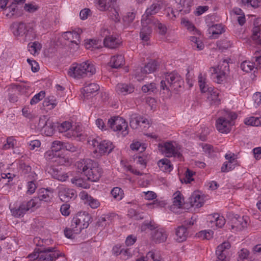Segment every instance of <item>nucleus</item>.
<instances>
[{"label": "nucleus", "instance_id": "nucleus-1", "mask_svg": "<svg viewBox=\"0 0 261 261\" xmlns=\"http://www.w3.org/2000/svg\"><path fill=\"white\" fill-rule=\"evenodd\" d=\"M75 166L78 171L83 173L91 181H98L102 173V169L98 167V163L89 159L77 162Z\"/></svg>", "mask_w": 261, "mask_h": 261}, {"label": "nucleus", "instance_id": "nucleus-2", "mask_svg": "<svg viewBox=\"0 0 261 261\" xmlns=\"http://www.w3.org/2000/svg\"><path fill=\"white\" fill-rule=\"evenodd\" d=\"M160 9V4H153L146 9L145 14L143 15L141 20L142 28L140 32V37L142 40L148 41L149 40L152 32L151 26L150 25L152 21L157 22V19L152 15L158 13Z\"/></svg>", "mask_w": 261, "mask_h": 261}, {"label": "nucleus", "instance_id": "nucleus-3", "mask_svg": "<svg viewBox=\"0 0 261 261\" xmlns=\"http://www.w3.org/2000/svg\"><path fill=\"white\" fill-rule=\"evenodd\" d=\"M95 72L96 69L94 65L89 61H86L70 68L68 71V74L75 78H81L90 76Z\"/></svg>", "mask_w": 261, "mask_h": 261}, {"label": "nucleus", "instance_id": "nucleus-4", "mask_svg": "<svg viewBox=\"0 0 261 261\" xmlns=\"http://www.w3.org/2000/svg\"><path fill=\"white\" fill-rule=\"evenodd\" d=\"M90 220V215L86 212L78 213L72 219L71 227L75 234L80 233L81 230L87 228Z\"/></svg>", "mask_w": 261, "mask_h": 261}, {"label": "nucleus", "instance_id": "nucleus-5", "mask_svg": "<svg viewBox=\"0 0 261 261\" xmlns=\"http://www.w3.org/2000/svg\"><path fill=\"white\" fill-rule=\"evenodd\" d=\"M10 28L15 36L25 35V40H32L30 34L33 33L32 30H27L26 24L23 22H14L10 25Z\"/></svg>", "mask_w": 261, "mask_h": 261}, {"label": "nucleus", "instance_id": "nucleus-6", "mask_svg": "<svg viewBox=\"0 0 261 261\" xmlns=\"http://www.w3.org/2000/svg\"><path fill=\"white\" fill-rule=\"evenodd\" d=\"M198 83L202 92L205 93L207 91L211 93L210 96H208V99L211 101V104L219 105L220 101V99L218 98L219 93L216 91H214L212 88L207 87V86L205 85L204 80L203 79L201 73H200L198 75Z\"/></svg>", "mask_w": 261, "mask_h": 261}, {"label": "nucleus", "instance_id": "nucleus-7", "mask_svg": "<svg viewBox=\"0 0 261 261\" xmlns=\"http://www.w3.org/2000/svg\"><path fill=\"white\" fill-rule=\"evenodd\" d=\"M108 125L114 131L121 130L124 127L125 129L122 132L123 135L125 136L128 134V132L126 130L128 127L127 123L122 117L118 116L112 117L109 119Z\"/></svg>", "mask_w": 261, "mask_h": 261}, {"label": "nucleus", "instance_id": "nucleus-8", "mask_svg": "<svg viewBox=\"0 0 261 261\" xmlns=\"http://www.w3.org/2000/svg\"><path fill=\"white\" fill-rule=\"evenodd\" d=\"M195 220L191 218V220L185 221L181 226H178L176 230V240L178 242H182L186 240L189 232L188 228L194 224Z\"/></svg>", "mask_w": 261, "mask_h": 261}, {"label": "nucleus", "instance_id": "nucleus-9", "mask_svg": "<svg viewBox=\"0 0 261 261\" xmlns=\"http://www.w3.org/2000/svg\"><path fill=\"white\" fill-rule=\"evenodd\" d=\"M212 74L216 75L217 83H221L225 78L226 75L229 72V66L226 60H223L218 65V68L212 67Z\"/></svg>", "mask_w": 261, "mask_h": 261}, {"label": "nucleus", "instance_id": "nucleus-10", "mask_svg": "<svg viewBox=\"0 0 261 261\" xmlns=\"http://www.w3.org/2000/svg\"><path fill=\"white\" fill-rule=\"evenodd\" d=\"M53 191L52 189H40L38 193V196L34 197L30 200L34 202V207L36 206H38L40 202L41 201L45 202L50 201L53 197L52 194L53 193Z\"/></svg>", "mask_w": 261, "mask_h": 261}, {"label": "nucleus", "instance_id": "nucleus-11", "mask_svg": "<svg viewBox=\"0 0 261 261\" xmlns=\"http://www.w3.org/2000/svg\"><path fill=\"white\" fill-rule=\"evenodd\" d=\"M56 251L55 247H48L47 248H38V252H40L39 261H54L56 258L60 256Z\"/></svg>", "mask_w": 261, "mask_h": 261}, {"label": "nucleus", "instance_id": "nucleus-12", "mask_svg": "<svg viewBox=\"0 0 261 261\" xmlns=\"http://www.w3.org/2000/svg\"><path fill=\"white\" fill-rule=\"evenodd\" d=\"M231 228L240 231L247 226V217H241L238 215H229Z\"/></svg>", "mask_w": 261, "mask_h": 261}, {"label": "nucleus", "instance_id": "nucleus-13", "mask_svg": "<svg viewBox=\"0 0 261 261\" xmlns=\"http://www.w3.org/2000/svg\"><path fill=\"white\" fill-rule=\"evenodd\" d=\"M230 248V244L228 242H224L219 245L216 250L217 258L214 261H229L227 257L228 249Z\"/></svg>", "mask_w": 261, "mask_h": 261}, {"label": "nucleus", "instance_id": "nucleus-14", "mask_svg": "<svg viewBox=\"0 0 261 261\" xmlns=\"http://www.w3.org/2000/svg\"><path fill=\"white\" fill-rule=\"evenodd\" d=\"M33 202V201L30 200L28 202L24 201L22 202L18 207L11 209L12 215L17 218L23 217L27 211L34 207Z\"/></svg>", "mask_w": 261, "mask_h": 261}, {"label": "nucleus", "instance_id": "nucleus-15", "mask_svg": "<svg viewBox=\"0 0 261 261\" xmlns=\"http://www.w3.org/2000/svg\"><path fill=\"white\" fill-rule=\"evenodd\" d=\"M46 171L55 179L60 181H65L68 178L67 173L61 170L58 166H50L46 168Z\"/></svg>", "mask_w": 261, "mask_h": 261}, {"label": "nucleus", "instance_id": "nucleus-16", "mask_svg": "<svg viewBox=\"0 0 261 261\" xmlns=\"http://www.w3.org/2000/svg\"><path fill=\"white\" fill-rule=\"evenodd\" d=\"M92 145L94 147L97 146L98 147L99 152L101 154L110 153L114 148L113 144L110 141L106 140L98 142L97 140L93 139L92 140Z\"/></svg>", "mask_w": 261, "mask_h": 261}, {"label": "nucleus", "instance_id": "nucleus-17", "mask_svg": "<svg viewBox=\"0 0 261 261\" xmlns=\"http://www.w3.org/2000/svg\"><path fill=\"white\" fill-rule=\"evenodd\" d=\"M231 122L224 116L219 117L216 121V126L221 133L227 134L230 131Z\"/></svg>", "mask_w": 261, "mask_h": 261}, {"label": "nucleus", "instance_id": "nucleus-18", "mask_svg": "<svg viewBox=\"0 0 261 261\" xmlns=\"http://www.w3.org/2000/svg\"><path fill=\"white\" fill-rule=\"evenodd\" d=\"M151 240L156 244L165 242L167 238V234L163 228H158L150 233Z\"/></svg>", "mask_w": 261, "mask_h": 261}, {"label": "nucleus", "instance_id": "nucleus-19", "mask_svg": "<svg viewBox=\"0 0 261 261\" xmlns=\"http://www.w3.org/2000/svg\"><path fill=\"white\" fill-rule=\"evenodd\" d=\"M162 151L167 157L174 156L179 159L182 157V154L175 148L172 144L169 142L164 143L162 147Z\"/></svg>", "mask_w": 261, "mask_h": 261}, {"label": "nucleus", "instance_id": "nucleus-20", "mask_svg": "<svg viewBox=\"0 0 261 261\" xmlns=\"http://www.w3.org/2000/svg\"><path fill=\"white\" fill-rule=\"evenodd\" d=\"M99 89V86L95 83L86 84L83 90V95L85 97L93 96Z\"/></svg>", "mask_w": 261, "mask_h": 261}, {"label": "nucleus", "instance_id": "nucleus-21", "mask_svg": "<svg viewBox=\"0 0 261 261\" xmlns=\"http://www.w3.org/2000/svg\"><path fill=\"white\" fill-rule=\"evenodd\" d=\"M60 199L63 202H68L72 198H74L76 196V192L70 189H64L60 191L59 193Z\"/></svg>", "mask_w": 261, "mask_h": 261}, {"label": "nucleus", "instance_id": "nucleus-22", "mask_svg": "<svg viewBox=\"0 0 261 261\" xmlns=\"http://www.w3.org/2000/svg\"><path fill=\"white\" fill-rule=\"evenodd\" d=\"M134 86L132 84H118L116 87V91L119 94L125 95L134 91Z\"/></svg>", "mask_w": 261, "mask_h": 261}, {"label": "nucleus", "instance_id": "nucleus-23", "mask_svg": "<svg viewBox=\"0 0 261 261\" xmlns=\"http://www.w3.org/2000/svg\"><path fill=\"white\" fill-rule=\"evenodd\" d=\"M44 122H45V123L43 125L42 127L44 128L45 134L47 136H52L54 133L55 128L57 127V124L55 125L54 123L48 119L45 121L42 119H40L39 124L41 125V122L43 123Z\"/></svg>", "mask_w": 261, "mask_h": 261}, {"label": "nucleus", "instance_id": "nucleus-24", "mask_svg": "<svg viewBox=\"0 0 261 261\" xmlns=\"http://www.w3.org/2000/svg\"><path fill=\"white\" fill-rule=\"evenodd\" d=\"M62 37L65 40L69 41L71 43L76 44L77 45L80 43V33L75 31L64 32Z\"/></svg>", "mask_w": 261, "mask_h": 261}, {"label": "nucleus", "instance_id": "nucleus-25", "mask_svg": "<svg viewBox=\"0 0 261 261\" xmlns=\"http://www.w3.org/2000/svg\"><path fill=\"white\" fill-rule=\"evenodd\" d=\"M81 198L86 200L89 206L92 208H96L100 205V202L86 192L81 193Z\"/></svg>", "mask_w": 261, "mask_h": 261}, {"label": "nucleus", "instance_id": "nucleus-26", "mask_svg": "<svg viewBox=\"0 0 261 261\" xmlns=\"http://www.w3.org/2000/svg\"><path fill=\"white\" fill-rule=\"evenodd\" d=\"M103 44L107 47L115 48L119 45L120 42L116 37L112 36H106L104 39Z\"/></svg>", "mask_w": 261, "mask_h": 261}, {"label": "nucleus", "instance_id": "nucleus-27", "mask_svg": "<svg viewBox=\"0 0 261 261\" xmlns=\"http://www.w3.org/2000/svg\"><path fill=\"white\" fill-rule=\"evenodd\" d=\"M124 63V59L122 55L114 56L112 57L109 65L113 68H118Z\"/></svg>", "mask_w": 261, "mask_h": 261}, {"label": "nucleus", "instance_id": "nucleus-28", "mask_svg": "<svg viewBox=\"0 0 261 261\" xmlns=\"http://www.w3.org/2000/svg\"><path fill=\"white\" fill-rule=\"evenodd\" d=\"M37 175L35 172H31L28 176L29 179L31 180L28 182V192L30 194L34 193L37 188L36 184L34 183L37 179Z\"/></svg>", "mask_w": 261, "mask_h": 261}, {"label": "nucleus", "instance_id": "nucleus-29", "mask_svg": "<svg viewBox=\"0 0 261 261\" xmlns=\"http://www.w3.org/2000/svg\"><path fill=\"white\" fill-rule=\"evenodd\" d=\"M158 165L164 172H170L172 169L170 161L166 158L160 160L158 163Z\"/></svg>", "mask_w": 261, "mask_h": 261}, {"label": "nucleus", "instance_id": "nucleus-30", "mask_svg": "<svg viewBox=\"0 0 261 261\" xmlns=\"http://www.w3.org/2000/svg\"><path fill=\"white\" fill-rule=\"evenodd\" d=\"M157 66V63L155 61H151L148 62L144 68L141 69V73L142 74H146L154 72Z\"/></svg>", "mask_w": 261, "mask_h": 261}, {"label": "nucleus", "instance_id": "nucleus-31", "mask_svg": "<svg viewBox=\"0 0 261 261\" xmlns=\"http://www.w3.org/2000/svg\"><path fill=\"white\" fill-rule=\"evenodd\" d=\"M142 116L137 114H133L130 116L129 125L133 129H137L140 126Z\"/></svg>", "mask_w": 261, "mask_h": 261}, {"label": "nucleus", "instance_id": "nucleus-32", "mask_svg": "<svg viewBox=\"0 0 261 261\" xmlns=\"http://www.w3.org/2000/svg\"><path fill=\"white\" fill-rule=\"evenodd\" d=\"M165 79L167 81V84L170 86V85H173L177 82H180V76L175 72L167 73L165 75Z\"/></svg>", "mask_w": 261, "mask_h": 261}, {"label": "nucleus", "instance_id": "nucleus-33", "mask_svg": "<svg viewBox=\"0 0 261 261\" xmlns=\"http://www.w3.org/2000/svg\"><path fill=\"white\" fill-rule=\"evenodd\" d=\"M116 0H98L99 9L101 11L109 10L114 7Z\"/></svg>", "mask_w": 261, "mask_h": 261}, {"label": "nucleus", "instance_id": "nucleus-34", "mask_svg": "<svg viewBox=\"0 0 261 261\" xmlns=\"http://www.w3.org/2000/svg\"><path fill=\"white\" fill-rule=\"evenodd\" d=\"M201 200L202 199L200 195L193 193L191 197L190 202L193 206H195L197 207H200L202 205Z\"/></svg>", "mask_w": 261, "mask_h": 261}, {"label": "nucleus", "instance_id": "nucleus-35", "mask_svg": "<svg viewBox=\"0 0 261 261\" xmlns=\"http://www.w3.org/2000/svg\"><path fill=\"white\" fill-rule=\"evenodd\" d=\"M252 37L256 43L261 44V31L258 26H255L253 28Z\"/></svg>", "mask_w": 261, "mask_h": 261}, {"label": "nucleus", "instance_id": "nucleus-36", "mask_svg": "<svg viewBox=\"0 0 261 261\" xmlns=\"http://www.w3.org/2000/svg\"><path fill=\"white\" fill-rule=\"evenodd\" d=\"M57 128L60 133L67 132L72 127L71 123L69 121H64L61 124L57 123Z\"/></svg>", "mask_w": 261, "mask_h": 261}, {"label": "nucleus", "instance_id": "nucleus-37", "mask_svg": "<svg viewBox=\"0 0 261 261\" xmlns=\"http://www.w3.org/2000/svg\"><path fill=\"white\" fill-rule=\"evenodd\" d=\"M210 31L212 32L213 37L216 38L217 36H214V35L221 34L224 32V30L221 24H217L211 27Z\"/></svg>", "mask_w": 261, "mask_h": 261}, {"label": "nucleus", "instance_id": "nucleus-38", "mask_svg": "<svg viewBox=\"0 0 261 261\" xmlns=\"http://www.w3.org/2000/svg\"><path fill=\"white\" fill-rule=\"evenodd\" d=\"M254 63L250 61H244L240 66L241 68L244 71L248 72L251 71L254 67Z\"/></svg>", "mask_w": 261, "mask_h": 261}, {"label": "nucleus", "instance_id": "nucleus-39", "mask_svg": "<svg viewBox=\"0 0 261 261\" xmlns=\"http://www.w3.org/2000/svg\"><path fill=\"white\" fill-rule=\"evenodd\" d=\"M128 216L135 220H140L144 218L143 213H139L134 208H130L128 211Z\"/></svg>", "mask_w": 261, "mask_h": 261}, {"label": "nucleus", "instance_id": "nucleus-40", "mask_svg": "<svg viewBox=\"0 0 261 261\" xmlns=\"http://www.w3.org/2000/svg\"><path fill=\"white\" fill-rule=\"evenodd\" d=\"M155 21H152L151 24L155 26L158 28L159 30V33L162 35H164L166 33L167 29L165 25L161 23L158 19L157 22H154Z\"/></svg>", "mask_w": 261, "mask_h": 261}, {"label": "nucleus", "instance_id": "nucleus-41", "mask_svg": "<svg viewBox=\"0 0 261 261\" xmlns=\"http://www.w3.org/2000/svg\"><path fill=\"white\" fill-rule=\"evenodd\" d=\"M149 229L151 232L158 229V226L154 222L150 221L149 223H143L141 226V230L144 231L146 229Z\"/></svg>", "mask_w": 261, "mask_h": 261}, {"label": "nucleus", "instance_id": "nucleus-42", "mask_svg": "<svg viewBox=\"0 0 261 261\" xmlns=\"http://www.w3.org/2000/svg\"><path fill=\"white\" fill-rule=\"evenodd\" d=\"M174 197L173 198V203L175 206L180 207L182 204V197L181 193L177 191L174 194Z\"/></svg>", "mask_w": 261, "mask_h": 261}, {"label": "nucleus", "instance_id": "nucleus-43", "mask_svg": "<svg viewBox=\"0 0 261 261\" xmlns=\"http://www.w3.org/2000/svg\"><path fill=\"white\" fill-rule=\"evenodd\" d=\"M45 93L43 91H40L38 94L34 95L30 101L31 105H35L38 103L39 101L45 97Z\"/></svg>", "mask_w": 261, "mask_h": 261}, {"label": "nucleus", "instance_id": "nucleus-44", "mask_svg": "<svg viewBox=\"0 0 261 261\" xmlns=\"http://www.w3.org/2000/svg\"><path fill=\"white\" fill-rule=\"evenodd\" d=\"M64 144H65L64 142L60 141H55L53 142L51 145L52 151L58 152L62 149L64 148Z\"/></svg>", "mask_w": 261, "mask_h": 261}, {"label": "nucleus", "instance_id": "nucleus-45", "mask_svg": "<svg viewBox=\"0 0 261 261\" xmlns=\"http://www.w3.org/2000/svg\"><path fill=\"white\" fill-rule=\"evenodd\" d=\"M130 148L133 150L139 151L140 152L144 151L146 148L144 144L142 145L139 142H133L130 144Z\"/></svg>", "mask_w": 261, "mask_h": 261}, {"label": "nucleus", "instance_id": "nucleus-46", "mask_svg": "<svg viewBox=\"0 0 261 261\" xmlns=\"http://www.w3.org/2000/svg\"><path fill=\"white\" fill-rule=\"evenodd\" d=\"M244 122L246 125L256 126H258L260 124L259 119L254 117H251L249 119H246Z\"/></svg>", "mask_w": 261, "mask_h": 261}, {"label": "nucleus", "instance_id": "nucleus-47", "mask_svg": "<svg viewBox=\"0 0 261 261\" xmlns=\"http://www.w3.org/2000/svg\"><path fill=\"white\" fill-rule=\"evenodd\" d=\"M109 11L110 12V16L111 18L115 22H119L120 18L116 9L114 7H112Z\"/></svg>", "mask_w": 261, "mask_h": 261}, {"label": "nucleus", "instance_id": "nucleus-48", "mask_svg": "<svg viewBox=\"0 0 261 261\" xmlns=\"http://www.w3.org/2000/svg\"><path fill=\"white\" fill-rule=\"evenodd\" d=\"M235 168V164L225 162L221 167V171L222 172H228L232 170Z\"/></svg>", "mask_w": 261, "mask_h": 261}, {"label": "nucleus", "instance_id": "nucleus-49", "mask_svg": "<svg viewBox=\"0 0 261 261\" xmlns=\"http://www.w3.org/2000/svg\"><path fill=\"white\" fill-rule=\"evenodd\" d=\"M28 47L31 53H32L33 52L34 54H35L38 50H40L41 48V44L37 42L29 43Z\"/></svg>", "mask_w": 261, "mask_h": 261}, {"label": "nucleus", "instance_id": "nucleus-50", "mask_svg": "<svg viewBox=\"0 0 261 261\" xmlns=\"http://www.w3.org/2000/svg\"><path fill=\"white\" fill-rule=\"evenodd\" d=\"M122 190L119 187H115L111 191V194L115 199H122Z\"/></svg>", "mask_w": 261, "mask_h": 261}, {"label": "nucleus", "instance_id": "nucleus-51", "mask_svg": "<svg viewBox=\"0 0 261 261\" xmlns=\"http://www.w3.org/2000/svg\"><path fill=\"white\" fill-rule=\"evenodd\" d=\"M136 16L134 12H128L126 15L123 17V21L127 24H130L133 22Z\"/></svg>", "mask_w": 261, "mask_h": 261}, {"label": "nucleus", "instance_id": "nucleus-52", "mask_svg": "<svg viewBox=\"0 0 261 261\" xmlns=\"http://www.w3.org/2000/svg\"><path fill=\"white\" fill-rule=\"evenodd\" d=\"M55 162L58 163L60 165H68L70 164V162L68 158L64 156H58L55 160Z\"/></svg>", "mask_w": 261, "mask_h": 261}, {"label": "nucleus", "instance_id": "nucleus-53", "mask_svg": "<svg viewBox=\"0 0 261 261\" xmlns=\"http://www.w3.org/2000/svg\"><path fill=\"white\" fill-rule=\"evenodd\" d=\"M250 254L249 250L246 248H243L238 252L239 258L244 260L245 259H247Z\"/></svg>", "mask_w": 261, "mask_h": 261}, {"label": "nucleus", "instance_id": "nucleus-54", "mask_svg": "<svg viewBox=\"0 0 261 261\" xmlns=\"http://www.w3.org/2000/svg\"><path fill=\"white\" fill-rule=\"evenodd\" d=\"M98 43V40L95 39H89L87 40V41L85 43V46L86 48L89 49L91 47H95L97 48L96 46Z\"/></svg>", "mask_w": 261, "mask_h": 261}, {"label": "nucleus", "instance_id": "nucleus-55", "mask_svg": "<svg viewBox=\"0 0 261 261\" xmlns=\"http://www.w3.org/2000/svg\"><path fill=\"white\" fill-rule=\"evenodd\" d=\"M24 9L30 13H33L38 9V7L37 5H33V4H25L24 7Z\"/></svg>", "mask_w": 261, "mask_h": 261}, {"label": "nucleus", "instance_id": "nucleus-56", "mask_svg": "<svg viewBox=\"0 0 261 261\" xmlns=\"http://www.w3.org/2000/svg\"><path fill=\"white\" fill-rule=\"evenodd\" d=\"M156 89L155 84L154 83H150L149 85H145L142 86V90L143 92H154Z\"/></svg>", "mask_w": 261, "mask_h": 261}, {"label": "nucleus", "instance_id": "nucleus-57", "mask_svg": "<svg viewBox=\"0 0 261 261\" xmlns=\"http://www.w3.org/2000/svg\"><path fill=\"white\" fill-rule=\"evenodd\" d=\"M217 45L219 46L220 48L227 49L231 46V43L227 40H224L219 41L217 43Z\"/></svg>", "mask_w": 261, "mask_h": 261}, {"label": "nucleus", "instance_id": "nucleus-58", "mask_svg": "<svg viewBox=\"0 0 261 261\" xmlns=\"http://www.w3.org/2000/svg\"><path fill=\"white\" fill-rule=\"evenodd\" d=\"M64 148L70 152H74L78 151V147L76 146H74L73 144L67 142L65 143L64 144Z\"/></svg>", "mask_w": 261, "mask_h": 261}, {"label": "nucleus", "instance_id": "nucleus-59", "mask_svg": "<svg viewBox=\"0 0 261 261\" xmlns=\"http://www.w3.org/2000/svg\"><path fill=\"white\" fill-rule=\"evenodd\" d=\"M71 182L72 184H75L79 187L86 188V183L83 181V179L82 178H73L71 179Z\"/></svg>", "mask_w": 261, "mask_h": 261}, {"label": "nucleus", "instance_id": "nucleus-60", "mask_svg": "<svg viewBox=\"0 0 261 261\" xmlns=\"http://www.w3.org/2000/svg\"><path fill=\"white\" fill-rule=\"evenodd\" d=\"M215 221L216 226L219 228H221L225 223V219L223 216H218Z\"/></svg>", "mask_w": 261, "mask_h": 261}, {"label": "nucleus", "instance_id": "nucleus-61", "mask_svg": "<svg viewBox=\"0 0 261 261\" xmlns=\"http://www.w3.org/2000/svg\"><path fill=\"white\" fill-rule=\"evenodd\" d=\"M236 155L234 153L231 154H226L225 155V159L228 160V162L235 164L237 163V160L235 157Z\"/></svg>", "mask_w": 261, "mask_h": 261}, {"label": "nucleus", "instance_id": "nucleus-62", "mask_svg": "<svg viewBox=\"0 0 261 261\" xmlns=\"http://www.w3.org/2000/svg\"><path fill=\"white\" fill-rule=\"evenodd\" d=\"M10 13L6 14V16L8 18H17L20 16L17 14V11L15 10V8H9Z\"/></svg>", "mask_w": 261, "mask_h": 261}, {"label": "nucleus", "instance_id": "nucleus-63", "mask_svg": "<svg viewBox=\"0 0 261 261\" xmlns=\"http://www.w3.org/2000/svg\"><path fill=\"white\" fill-rule=\"evenodd\" d=\"M69 205L67 204H63L61 206L60 211L63 215L68 216L69 215Z\"/></svg>", "mask_w": 261, "mask_h": 261}, {"label": "nucleus", "instance_id": "nucleus-64", "mask_svg": "<svg viewBox=\"0 0 261 261\" xmlns=\"http://www.w3.org/2000/svg\"><path fill=\"white\" fill-rule=\"evenodd\" d=\"M161 89L163 90H166L168 93H170L171 88L170 85L167 84V81L165 79V80H162L160 82Z\"/></svg>", "mask_w": 261, "mask_h": 261}]
</instances>
